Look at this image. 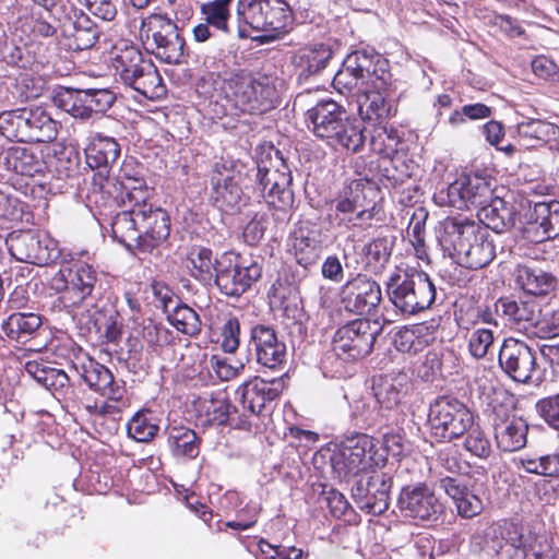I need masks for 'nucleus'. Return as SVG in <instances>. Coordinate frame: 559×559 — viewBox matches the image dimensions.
<instances>
[{"label":"nucleus","mask_w":559,"mask_h":559,"mask_svg":"<svg viewBox=\"0 0 559 559\" xmlns=\"http://www.w3.org/2000/svg\"><path fill=\"white\" fill-rule=\"evenodd\" d=\"M519 464L530 474L546 477L559 476V453L524 455L519 460Z\"/></svg>","instance_id":"nucleus-51"},{"label":"nucleus","mask_w":559,"mask_h":559,"mask_svg":"<svg viewBox=\"0 0 559 559\" xmlns=\"http://www.w3.org/2000/svg\"><path fill=\"white\" fill-rule=\"evenodd\" d=\"M262 275L261 263L253 258H245L226 252L216 261L215 283L226 296L239 297Z\"/></svg>","instance_id":"nucleus-17"},{"label":"nucleus","mask_w":559,"mask_h":559,"mask_svg":"<svg viewBox=\"0 0 559 559\" xmlns=\"http://www.w3.org/2000/svg\"><path fill=\"white\" fill-rule=\"evenodd\" d=\"M473 414L459 399L437 397L429 406L428 426L438 441L450 442L465 435L473 424Z\"/></svg>","instance_id":"nucleus-15"},{"label":"nucleus","mask_w":559,"mask_h":559,"mask_svg":"<svg viewBox=\"0 0 559 559\" xmlns=\"http://www.w3.org/2000/svg\"><path fill=\"white\" fill-rule=\"evenodd\" d=\"M465 433L464 449L479 459L489 457L491 454V443L479 425L473 423Z\"/></svg>","instance_id":"nucleus-56"},{"label":"nucleus","mask_w":559,"mask_h":559,"mask_svg":"<svg viewBox=\"0 0 559 559\" xmlns=\"http://www.w3.org/2000/svg\"><path fill=\"white\" fill-rule=\"evenodd\" d=\"M397 508L404 518L418 521H436L443 512V504L426 484L404 487Z\"/></svg>","instance_id":"nucleus-25"},{"label":"nucleus","mask_w":559,"mask_h":559,"mask_svg":"<svg viewBox=\"0 0 559 559\" xmlns=\"http://www.w3.org/2000/svg\"><path fill=\"white\" fill-rule=\"evenodd\" d=\"M477 218L476 223L487 231L491 229L495 233H503L515 225L516 211L503 199L492 195V200H488L477 210Z\"/></svg>","instance_id":"nucleus-34"},{"label":"nucleus","mask_w":559,"mask_h":559,"mask_svg":"<svg viewBox=\"0 0 559 559\" xmlns=\"http://www.w3.org/2000/svg\"><path fill=\"white\" fill-rule=\"evenodd\" d=\"M392 74L385 58L373 51L357 50L344 59L333 78V86L341 94L358 95V112L364 121L383 124L396 115V107L388 98Z\"/></svg>","instance_id":"nucleus-1"},{"label":"nucleus","mask_w":559,"mask_h":559,"mask_svg":"<svg viewBox=\"0 0 559 559\" xmlns=\"http://www.w3.org/2000/svg\"><path fill=\"white\" fill-rule=\"evenodd\" d=\"M216 261L212 250L198 248L192 250L188 257V269L191 275L204 284L211 283L216 276Z\"/></svg>","instance_id":"nucleus-47"},{"label":"nucleus","mask_w":559,"mask_h":559,"mask_svg":"<svg viewBox=\"0 0 559 559\" xmlns=\"http://www.w3.org/2000/svg\"><path fill=\"white\" fill-rule=\"evenodd\" d=\"M432 340L429 326L425 323L405 328L395 335V347L404 353H417Z\"/></svg>","instance_id":"nucleus-48"},{"label":"nucleus","mask_w":559,"mask_h":559,"mask_svg":"<svg viewBox=\"0 0 559 559\" xmlns=\"http://www.w3.org/2000/svg\"><path fill=\"white\" fill-rule=\"evenodd\" d=\"M340 301L347 312L370 314L382 301L381 286L366 274H356L341 287Z\"/></svg>","instance_id":"nucleus-23"},{"label":"nucleus","mask_w":559,"mask_h":559,"mask_svg":"<svg viewBox=\"0 0 559 559\" xmlns=\"http://www.w3.org/2000/svg\"><path fill=\"white\" fill-rule=\"evenodd\" d=\"M214 84H219L222 99L226 102L221 105L222 110L216 111L217 117L236 116L239 112L249 115H262L276 106L277 92L269 78L255 79L250 74H233L218 82L214 74H209Z\"/></svg>","instance_id":"nucleus-3"},{"label":"nucleus","mask_w":559,"mask_h":559,"mask_svg":"<svg viewBox=\"0 0 559 559\" xmlns=\"http://www.w3.org/2000/svg\"><path fill=\"white\" fill-rule=\"evenodd\" d=\"M495 312L504 321V324L531 334L540 316V306L533 298L502 297L496 301Z\"/></svg>","instance_id":"nucleus-31"},{"label":"nucleus","mask_w":559,"mask_h":559,"mask_svg":"<svg viewBox=\"0 0 559 559\" xmlns=\"http://www.w3.org/2000/svg\"><path fill=\"white\" fill-rule=\"evenodd\" d=\"M516 283L528 295L542 296L555 288L556 278L551 273L530 263L518 266Z\"/></svg>","instance_id":"nucleus-40"},{"label":"nucleus","mask_w":559,"mask_h":559,"mask_svg":"<svg viewBox=\"0 0 559 559\" xmlns=\"http://www.w3.org/2000/svg\"><path fill=\"white\" fill-rule=\"evenodd\" d=\"M438 241L444 254L471 270L486 266L496 254L486 228L467 218L448 217L441 225Z\"/></svg>","instance_id":"nucleus-2"},{"label":"nucleus","mask_w":559,"mask_h":559,"mask_svg":"<svg viewBox=\"0 0 559 559\" xmlns=\"http://www.w3.org/2000/svg\"><path fill=\"white\" fill-rule=\"evenodd\" d=\"M499 365L512 380L526 383L536 371V355L526 343L510 337L502 343Z\"/></svg>","instance_id":"nucleus-29"},{"label":"nucleus","mask_w":559,"mask_h":559,"mask_svg":"<svg viewBox=\"0 0 559 559\" xmlns=\"http://www.w3.org/2000/svg\"><path fill=\"white\" fill-rule=\"evenodd\" d=\"M97 283V272L92 265L72 259L60 264L49 280V287L60 294L59 299L64 308L83 319L86 309L97 305L93 295Z\"/></svg>","instance_id":"nucleus-5"},{"label":"nucleus","mask_w":559,"mask_h":559,"mask_svg":"<svg viewBox=\"0 0 559 559\" xmlns=\"http://www.w3.org/2000/svg\"><path fill=\"white\" fill-rule=\"evenodd\" d=\"M332 55L328 45L314 44L300 48L294 56V63L299 69L300 75H313L326 67Z\"/></svg>","instance_id":"nucleus-42"},{"label":"nucleus","mask_w":559,"mask_h":559,"mask_svg":"<svg viewBox=\"0 0 559 559\" xmlns=\"http://www.w3.org/2000/svg\"><path fill=\"white\" fill-rule=\"evenodd\" d=\"M353 416L366 428L399 427L404 421L403 413H385L372 395L354 403Z\"/></svg>","instance_id":"nucleus-35"},{"label":"nucleus","mask_w":559,"mask_h":559,"mask_svg":"<svg viewBox=\"0 0 559 559\" xmlns=\"http://www.w3.org/2000/svg\"><path fill=\"white\" fill-rule=\"evenodd\" d=\"M401 138L393 127L385 124L376 126L371 139V150L383 157H392L399 151Z\"/></svg>","instance_id":"nucleus-52"},{"label":"nucleus","mask_w":559,"mask_h":559,"mask_svg":"<svg viewBox=\"0 0 559 559\" xmlns=\"http://www.w3.org/2000/svg\"><path fill=\"white\" fill-rule=\"evenodd\" d=\"M64 45L69 50L80 51L92 48L98 39L96 25L84 13L74 14L62 26Z\"/></svg>","instance_id":"nucleus-36"},{"label":"nucleus","mask_w":559,"mask_h":559,"mask_svg":"<svg viewBox=\"0 0 559 559\" xmlns=\"http://www.w3.org/2000/svg\"><path fill=\"white\" fill-rule=\"evenodd\" d=\"M25 207L26 204L15 195L0 189V219L22 221Z\"/></svg>","instance_id":"nucleus-59"},{"label":"nucleus","mask_w":559,"mask_h":559,"mask_svg":"<svg viewBox=\"0 0 559 559\" xmlns=\"http://www.w3.org/2000/svg\"><path fill=\"white\" fill-rule=\"evenodd\" d=\"M323 246L321 228L311 221H301L296 224L288 238V252L294 255L299 265L306 269L318 262Z\"/></svg>","instance_id":"nucleus-30"},{"label":"nucleus","mask_w":559,"mask_h":559,"mask_svg":"<svg viewBox=\"0 0 559 559\" xmlns=\"http://www.w3.org/2000/svg\"><path fill=\"white\" fill-rule=\"evenodd\" d=\"M248 346L255 361L264 368L277 370L286 361V344L269 324H255L251 328Z\"/></svg>","instance_id":"nucleus-26"},{"label":"nucleus","mask_w":559,"mask_h":559,"mask_svg":"<svg viewBox=\"0 0 559 559\" xmlns=\"http://www.w3.org/2000/svg\"><path fill=\"white\" fill-rule=\"evenodd\" d=\"M241 175L239 171L226 170L212 177L213 201L222 211L234 213L245 204L243 192L240 187Z\"/></svg>","instance_id":"nucleus-33"},{"label":"nucleus","mask_w":559,"mask_h":559,"mask_svg":"<svg viewBox=\"0 0 559 559\" xmlns=\"http://www.w3.org/2000/svg\"><path fill=\"white\" fill-rule=\"evenodd\" d=\"M120 156V145L111 138L96 133L87 147L85 148L86 164L91 169L97 171L92 177V188L90 199L98 203V195L110 194L121 189H127L131 180L135 177H126L123 179L109 176V169L117 163Z\"/></svg>","instance_id":"nucleus-12"},{"label":"nucleus","mask_w":559,"mask_h":559,"mask_svg":"<svg viewBox=\"0 0 559 559\" xmlns=\"http://www.w3.org/2000/svg\"><path fill=\"white\" fill-rule=\"evenodd\" d=\"M380 333L376 322L356 319L340 326L332 338V352L343 361H355L369 355Z\"/></svg>","instance_id":"nucleus-18"},{"label":"nucleus","mask_w":559,"mask_h":559,"mask_svg":"<svg viewBox=\"0 0 559 559\" xmlns=\"http://www.w3.org/2000/svg\"><path fill=\"white\" fill-rule=\"evenodd\" d=\"M394 246L393 237H379L362 248L365 266L372 273H380L389 263Z\"/></svg>","instance_id":"nucleus-46"},{"label":"nucleus","mask_w":559,"mask_h":559,"mask_svg":"<svg viewBox=\"0 0 559 559\" xmlns=\"http://www.w3.org/2000/svg\"><path fill=\"white\" fill-rule=\"evenodd\" d=\"M222 348L225 353H235L240 345V322L236 317H229L222 326Z\"/></svg>","instance_id":"nucleus-63"},{"label":"nucleus","mask_w":559,"mask_h":559,"mask_svg":"<svg viewBox=\"0 0 559 559\" xmlns=\"http://www.w3.org/2000/svg\"><path fill=\"white\" fill-rule=\"evenodd\" d=\"M391 478L384 473H374L367 479L360 477L352 486V496L357 507L371 515H381L389 508Z\"/></svg>","instance_id":"nucleus-28"},{"label":"nucleus","mask_w":559,"mask_h":559,"mask_svg":"<svg viewBox=\"0 0 559 559\" xmlns=\"http://www.w3.org/2000/svg\"><path fill=\"white\" fill-rule=\"evenodd\" d=\"M364 185L354 180L334 201V219L340 227L349 228L358 221L370 219L372 213L365 209Z\"/></svg>","instance_id":"nucleus-32"},{"label":"nucleus","mask_w":559,"mask_h":559,"mask_svg":"<svg viewBox=\"0 0 559 559\" xmlns=\"http://www.w3.org/2000/svg\"><path fill=\"white\" fill-rule=\"evenodd\" d=\"M0 167L22 176H34L41 170V163L32 148L12 145L0 152Z\"/></svg>","instance_id":"nucleus-38"},{"label":"nucleus","mask_w":559,"mask_h":559,"mask_svg":"<svg viewBox=\"0 0 559 559\" xmlns=\"http://www.w3.org/2000/svg\"><path fill=\"white\" fill-rule=\"evenodd\" d=\"M167 443L175 456L195 459L200 452V438L197 432L183 426H169Z\"/></svg>","instance_id":"nucleus-44"},{"label":"nucleus","mask_w":559,"mask_h":559,"mask_svg":"<svg viewBox=\"0 0 559 559\" xmlns=\"http://www.w3.org/2000/svg\"><path fill=\"white\" fill-rule=\"evenodd\" d=\"M158 430L156 419L148 409L136 412L127 425L129 437L138 442H150Z\"/></svg>","instance_id":"nucleus-49"},{"label":"nucleus","mask_w":559,"mask_h":559,"mask_svg":"<svg viewBox=\"0 0 559 559\" xmlns=\"http://www.w3.org/2000/svg\"><path fill=\"white\" fill-rule=\"evenodd\" d=\"M127 201L135 206V215L140 229V250L150 252L163 241L170 233V218L166 211L154 207L148 200L152 197V189L147 187L144 179L131 180L127 186Z\"/></svg>","instance_id":"nucleus-10"},{"label":"nucleus","mask_w":559,"mask_h":559,"mask_svg":"<svg viewBox=\"0 0 559 559\" xmlns=\"http://www.w3.org/2000/svg\"><path fill=\"white\" fill-rule=\"evenodd\" d=\"M386 294L400 313L413 316L433 304L436 287L424 272L397 270L386 282Z\"/></svg>","instance_id":"nucleus-11"},{"label":"nucleus","mask_w":559,"mask_h":559,"mask_svg":"<svg viewBox=\"0 0 559 559\" xmlns=\"http://www.w3.org/2000/svg\"><path fill=\"white\" fill-rule=\"evenodd\" d=\"M306 123L316 138L333 148L343 147L355 153L364 145L365 135L360 124L349 117L342 105L331 98L321 99L309 108Z\"/></svg>","instance_id":"nucleus-4"},{"label":"nucleus","mask_w":559,"mask_h":559,"mask_svg":"<svg viewBox=\"0 0 559 559\" xmlns=\"http://www.w3.org/2000/svg\"><path fill=\"white\" fill-rule=\"evenodd\" d=\"M41 325V318L34 312H14L2 323L4 334L16 342L29 340Z\"/></svg>","instance_id":"nucleus-43"},{"label":"nucleus","mask_w":559,"mask_h":559,"mask_svg":"<svg viewBox=\"0 0 559 559\" xmlns=\"http://www.w3.org/2000/svg\"><path fill=\"white\" fill-rule=\"evenodd\" d=\"M528 225L536 229V241H544L559 236V201L535 203L528 215Z\"/></svg>","instance_id":"nucleus-37"},{"label":"nucleus","mask_w":559,"mask_h":559,"mask_svg":"<svg viewBox=\"0 0 559 559\" xmlns=\"http://www.w3.org/2000/svg\"><path fill=\"white\" fill-rule=\"evenodd\" d=\"M509 403L498 402L495 399L490 403L491 420L498 448L503 452H515L523 449L527 442L528 425L513 414L511 399L504 394Z\"/></svg>","instance_id":"nucleus-21"},{"label":"nucleus","mask_w":559,"mask_h":559,"mask_svg":"<svg viewBox=\"0 0 559 559\" xmlns=\"http://www.w3.org/2000/svg\"><path fill=\"white\" fill-rule=\"evenodd\" d=\"M485 544L499 559H552L551 555L537 549L532 534H525L521 526L508 521L489 525Z\"/></svg>","instance_id":"nucleus-13"},{"label":"nucleus","mask_w":559,"mask_h":559,"mask_svg":"<svg viewBox=\"0 0 559 559\" xmlns=\"http://www.w3.org/2000/svg\"><path fill=\"white\" fill-rule=\"evenodd\" d=\"M373 439L366 433H356L346 437L337 452L331 457L333 471L340 478L366 471L377 462L373 459Z\"/></svg>","instance_id":"nucleus-22"},{"label":"nucleus","mask_w":559,"mask_h":559,"mask_svg":"<svg viewBox=\"0 0 559 559\" xmlns=\"http://www.w3.org/2000/svg\"><path fill=\"white\" fill-rule=\"evenodd\" d=\"M168 320L178 331L191 336L198 334L201 330L199 314L187 305L176 306L168 316Z\"/></svg>","instance_id":"nucleus-55"},{"label":"nucleus","mask_w":559,"mask_h":559,"mask_svg":"<svg viewBox=\"0 0 559 559\" xmlns=\"http://www.w3.org/2000/svg\"><path fill=\"white\" fill-rule=\"evenodd\" d=\"M495 180L481 174L462 175L447 188L433 195L440 206H451L457 210L474 207L478 210L488 200H492Z\"/></svg>","instance_id":"nucleus-16"},{"label":"nucleus","mask_w":559,"mask_h":559,"mask_svg":"<svg viewBox=\"0 0 559 559\" xmlns=\"http://www.w3.org/2000/svg\"><path fill=\"white\" fill-rule=\"evenodd\" d=\"M283 386L281 379L267 381L255 377L238 386L236 399L241 402L245 411L264 416L272 411V404L281 395Z\"/></svg>","instance_id":"nucleus-27"},{"label":"nucleus","mask_w":559,"mask_h":559,"mask_svg":"<svg viewBox=\"0 0 559 559\" xmlns=\"http://www.w3.org/2000/svg\"><path fill=\"white\" fill-rule=\"evenodd\" d=\"M26 142H50L57 136V122L40 107L23 108Z\"/></svg>","instance_id":"nucleus-39"},{"label":"nucleus","mask_w":559,"mask_h":559,"mask_svg":"<svg viewBox=\"0 0 559 559\" xmlns=\"http://www.w3.org/2000/svg\"><path fill=\"white\" fill-rule=\"evenodd\" d=\"M116 100L109 88H73L60 86L53 95L55 105L75 119L88 120L106 112Z\"/></svg>","instance_id":"nucleus-19"},{"label":"nucleus","mask_w":559,"mask_h":559,"mask_svg":"<svg viewBox=\"0 0 559 559\" xmlns=\"http://www.w3.org/2000/svg\"><path fill=\"white\" fill-rule=\"evenodd\" d=\"M372 390V396L385 413H401L397 408L403 396L401 384L385 378L374 381Z\"/></svg>","instance_id":"nucleus-50"},{"label":"nucleus","mask_w":559,"mask_h":559,"mask_svg":"<svg viewBox=\"0 0 559 559\" xmlns=\"http://www.w3.org/2000/svg\"><path fill=\"white\" fill-rule=\"evenodd\" d=\"M25 130L23 108L0 114V134L2 136L11 141L26 142Z\"/></svg>","instance_id":"nucleus-54"},{"label":"nucleus","mask_w":559,"mask_h":559,"mask_svg":"<svg viewBox=\"0 0 559 559\" xmlns=\"http://www.w3.org/2000/svg\"><path fill=\"white\" fill-rule=\"evenodd\" d=\"M44 388L52 392L57 399H68L73 393L70 385V377L59 368L51 367L48 376L45 378Z\"/></svg>","instance_id":"nucleus-58"},{"label":"nucleus","mask_w":559,"mask_h":559,"mask_svg":"<svg viewBox=\"0 0 559 559\" xmlns=\"http://www.w3.org/2000/svg\"><path fill=\"white\" fill-rule=\"evenodd\" d=\"M535 407L549 427L559 430V393L539 400Z\"/></svg>","instance_id":"nucleus-64"},{"label":"nucleus","mask_w":559,"mask_h":559,"mask_svg":"<svg viewBox=\"0 0 559 559\" xmlns=\"http://www.w3.org/2000/svg\"><path fill=\"white\" fill-rule=\"evenodd\" d=\"M493 344V332L489 329H476L472 332L468 340V349L471 355L480 359L484 358L490 346Z\"/></svg>","instance_id":"nucleus-62"},{"label":"nucleus","mask_w":559,"mask_h":559,"mask_svg":"<svg viewBox=\"0 0 559 559\" xmlns=\"http://www.w3.org/2000/svg\"><path fill=\"white\" fill-rule=\"evenodd\" d=\"M257 559H302V549L285 544L273 545L264 539L258 543Z\"/></svg>","instance_id":"nucleus-57"},{"label":"nucleus","mask_w":559,"mask_h":559,"mask_svg":"<svg viewBox=\"0 0 559 559\" xmlns=\"http://www.w3.org/2000/svg\"><path fill=\"white\" fill-rule=\"evenodd\" d=\"M237 14L240 34L248 26L262 33V43L280 38L293 22L290 8L284 0H238Z\"/></svg>","instance_id":"nucleus-9"},{"label":"nucleus","mask_w":559,"mask_h":559,"mask_svg":"<svg viewBox=\"0 0 559 559\" xmlns=\"http://www.w3.org/2000/svg\"><path fill=\"white\" fill-rule=\"evenodd\" d=\"M142 36L146 48L158 60L181 64L186 58V41L177 24L166 15L152 14L142 21Z\"/></svg>","instance_id":"nucleus-14"},{"label":"nucleus","mask_w":559,"mask_h":559,"mask_svg":"<svg viewBox=\"0 0 559 559\" xmlns=\"http://www.w3.org/2000/svg\"><path fill=\"white\" fill-rule=\"evenodd\" d=\"M235 411V406L231 405L225 392L212 393L211 397L205 401L206 423L211 425L222 426L227 424L231 412Z\"/></svg>","instance_id":"nucleus-53"},{"label":"nucleus","mask_w":559,"mask_h":559,"mask_svg":"<svg viewBox=\"0 0 559 559\" xmlns=\"http://www.w3.org/2000/svg\"><path fill=\"white\" fill-rule=\"evenodd\" d=\"M516 132L522 145L536 147L556 134V127L542 119L525 118L516 123Z\"/></svg>","instance_id":"nucleus-45"},{"label":"nucleus","mask_w":559,"mask_h":559,"mask_svg":"<svg viewBox=\"0 0 559 559\" xmlns=\"http://www.w3.org/2000/svg\"><path fill=\"white\" fill-rule=\"evenodd\" d=\"M11 255L21 262L45 265L59 255L56 241L40 230L12 231L5 239Z\"/></svg>","instance_id":"nucleus-20"},{"label":"nucleus","mask_w":559,"mask_h":559,"mask_svg":"<svg viewBox=\"0 0 559 559\" xmlns=\"http://www.w3.org/2000/svg\"><path fill=\"white\" fill-rule=\"evenodd\" d=\"M255 181L265 203L278 212L276 219L287 223L292 216L295 195L292 189L293 176L280 151L267 154L255 163Z\"/></svg>","instance_id":"nucleus-7"},{"label":"nucleus","mask_w":559,"mask_h":559,"mask_svg":"<svg viewBox=\"0 0 559 559\" xmlns=\"http://www.w3.org/2000/svg\"><path fill=\"white\" fill-rule=\"evenodd\" d=\"M71 367L92 391L105 399L85 405L91 415L116 416L129 405L124 384L115 380L111 371L104 365L88 355H80L72 361Z\"/></svg>","instance_id":"nucleus-6"},{"label":"nucleus","mask_w":559,"mask_h":559,"mask_svg":"<svg viewBox=\"0 0 559 559\" xmlns=\"http://www.w3.org/2000/svg\"><path fill=\"white\" fill-rule=\"evenodd\" d=\"M80 322L86 325L87 329L104 330L108 342L115 343L121 336L122 323L119 321L118 312L112 308L107 310L98 305H92V308L84 312V318L80 317Z\"/></svg>","instance_id":"nucleus-41"},{"label":"nucleus","mask_w":559,"mask_h":559,"mask_svg":"<svg viewBox=\"0 0 559 559\" xmlns=\"http://www.w3.org/2000/svg\"><path fill=\"white\" fill-rule=\"evenodd\" d=\"M111 66L116 80L148 99H159L166 87L156 67L133 45L116 46Z\"/></svg>","instance_id":"nucleus-8"},{"label":"nucleus","mask_w":559,"mask_h":559,"mask_svg":"<svg viewBox=\"0 0 559 559\" xmlns=\"http://www.w3.org/2000/svg\"><path fill=\"white\" fill-rule=\"evenodd\" d=\"M540 338H552L559 336V309L540 312L532 333Z\"/></svg>","instance_id":"nucleus-61"},{"label":"nucleus","mask_w":559,"mask_h":559,"mask_svg":"<svg viewBox=\"0 0 559 559\" xmlns=\"http://www.w3.org/2000/svg\"><path fill=\"white\" fill-rule=\"evenodd\" d=\"M128 189H121L110 194L104 193L98 195V203H95L99 207L110 209L112 206L121 207L111 223L112 237L124 246H130L131 242H135L136 248L140 250V229L135 215V206L127 201Z\"/></svg>","instance_id":"nucleus-24"},{"label":"nucleus","mask_w":559,"mask_h":559,"mask_svg":"<svg viewBox=\"0 0 559 559\" xmlns=\"http://www.w3.org/2000/svg\"><path fill=\"white\" fill-rule=\"evenodd\" d=\"M210 365L222 381H230L237 378L245 369L243 364L233 361L230 358L222 355H213L210 359Z\"/></svg>","instance_id":"nucleus-60"}]
</instances>
